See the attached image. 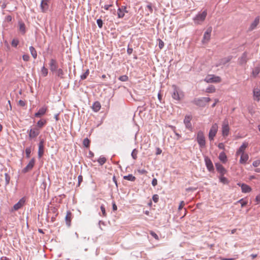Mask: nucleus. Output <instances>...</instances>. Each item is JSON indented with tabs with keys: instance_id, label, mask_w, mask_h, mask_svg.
I'll return each mask as SVG.
<instances>
[{
	"instance_id": "nucleus-1",
	"label": "nucleus",
	"mask_w": 260,
	"mask_h": 260,
	"mask_svg": "<svg viewBox=\"0 0 260 260\" xmlns=\"http://www.w3.org/2000/svg\"><path fill=\"white\" fill-rule=\"evenodd\" d=\"M207 12L206 10L199 13L194 17L193 18V22L196 24H201L205 20L207 16Z\"/></svg>"
},
{
	"instance_id": "nucleus-2",
	"label": "nucleus",
	"mask_w": 260,
	"mask_h": 260,
	"mask_svg": "<svg viewBox=\"0 0 260 260\" xmlns=\"http://www.w3.org/2000/svg\"><path fill=\"white\" fill-rule=\"evenodd\" d=\"M174 90L172 94V98L176 101H179L184 97L183 91L175 86H173Z\"/></svg>"
},
{
	"instance_id": "nucleus-3",
	"label": "nucleus",
	"mask_w": 260,
	"mask_h": 260,
	"mask_svg": "<svg viewBox=\"0 0 260 260\" xmlns=\"http://www.w3.org/2000/svg\"><path fill=\"white\" fill-rule=\"evenodd\" d=\"M197 141L200 148H203L205 146V137L203 132L202 131H200L198 132L197 135Z\"/></svg>"
},
{
	"instance_id": "nucleus-4",
	"label": "nucleus",
	"mask_w": 260,
	"mask_h": 260,
	"mask_svg": "<svg viewBox=\"0 0 260 260\" xmlns=\"http://www.w3.org/2000/svg\"><path fill=\"white\" fill-rule=\"evenodd\" d=\"M218 131V125L217 123H214L211 127L210 128V129L209 131V139L210 141H212L214 140V138L215 137L217 132Z\"/></svg>"
},
{
	"instance_id": "nucleus-5",
	"label": "nucleus",
	"mask_w": 260,
	"mask_h": 260,
	"mask_svg": "<svg viewBox=\"0 0 260 260\" xmlns=\"http://www.w3.org/2000/svg\"><path fill=\"white\" fill-rule=\"evenodd\" d=\"M207 83H219L221 81V78L214 75H208L205 79Z\"/></svg>"
},
{
	"instance_id": "nucleus-6",
	"label": "nucleus",
	"mask_w": 260,
	"mask_h": 260,
	"mask_svg": "<svg viewBox=\"0 0 260 260\" xmlns=\"http://www.w3.org/2000/svg\"><path fill=\"white\" fill-rule=\"evenodd\" d=\"M29 138L32 139L36 138L40 134V129L37 127H35L27 131Z\"/></svg>"
},
{
	"instance_id": "nucleus-7",
	"label": "nucleus",
	"mask_w": 260,
	"mask_h": 260,
	"mask_svg": "<svg viewBox=\"0 0 260 260\" xmlns=\"http://www.w3.org/2000/svg\"><path fill=\"white\" fill-rule=\"evenodd\" d=\"M230 128L229 126L228 120L225 119L222 124V134L223 137H226L229 135Z\"/></svg>"
},
{
	"instance_id": "nucleus-8",
	"label": "nucleus",
	"mask_w": 260,
	"mask_h": 260,
	"mask_svg": "<svg viewBox=\"0 0 260 260\" xmlns=\"http://www.w3.org/2000/svg\"><path fill=\"white\" fill-rule=\"evenodd\" d=\"M211 32L212 28L211 27L208 28L204 34L203 38L202 41L203 44H206L209 41Z\"/></svg>"
},
{
	"instance_id": "nucleus-9",
	"label": "nucleus",
	"mask_w": 260,
	"mask_h": 260,
	"mask_svg": "<svg viewBox=\"0 0 260 260\" xmlns=\"http://www.w3.org/2000/svg\"><path fill=\"white\" fill-rule=\"evenodd\" d=\"M192 119L191 115H186L184 119V123L185 125V127L189 129V131H192V127L191 123V120Z\"/></svg>"
},
{
	"instance_id": "nucleus-10",
	"label": "nucleus",
	"mask_w": 260,
	"mask_h": 260,
	"mask_svg": "<svg viewBox=\"0 0 260 260\" xmlns=\"http://www.w3.org/2000/svg\"><path fill=\"white\" fill-rule=\"evenodd\" d=\"M127 7L126 6H121L117 10V15L119 18H123L125 13H127Z\"/></svg>"
},
{
	"instance_id": "nucleus-11",
	"label": "nucleus",
	"mask_w": 260,
	"mask_h": 260,
	"mask_svg": "<svg viewBox=\"0 0 260 260\" xmlns=\"http://www.w3.org/2000/svg\"><path fill=\"white\" fill-rule=\"evenodd\" d=\"M49 64L50 70L52 73H55L58 69V63L56 59L51 58Z\"/></svg>"
},
{
	"instance_id": "nucleus-12",
	"label": "nucleus",
	"mask_w": 260,
	"mask_h": 260,
	"mask_svg": "<svg viewBox=\"0 0 260 260\" xmlns=\"http://www.w3.org/2000/svg\"><path fill=\"white\" fill-rule=\"evenodd\" d=\"M35 163V158H32L27 164V165L22 170V172L23 173H26L29 171L31 170L34 166Z\"/></svg>"
},
{
	"instance_id": "nucleus-13",
	"label": "nucleus",
	"mask_w": 260,
	"mask_h": 260,
	"mask_svg": "<svg viewBox=\"0 0 260 260\" xmlns=\"http://www.w3.org/2000/svg\"><path fill=\"white\" fill-rule=\"evenodd\" d=\"M205 162L207 169L209 171L212 172L214 170V167L212 162L208 157H205Z\"/></svg>"
},
{
	"instance_id": "nucleus-14",
	"label": "nucleus",
	"mask_w": 260,
	"mask_h": 260,
	"mask_svg": "<svg viewBox=\"0 0 260 260\" xmlns=\"http://www.w3.org/2000/svg\"><path fill=\"white\" fill-rule=\"evenodd\" d=\"M25 200L24 198H21L16 204H15L13 207L12 211L13 210L16 211L20 209L25 203Z\"/></svg>"
},
{
	"instance_id": "nucleus-15",
	"label": "nucleus",
	"mask_w": 260,
	"mask_h": 260,
	"mask_svg": "<svg viewBox=\"0 0 260 260\" xmlns=\"http://www.w3.org/2000/svg\"><path fill=\"white\" fill-rule=\"evenodd\" d=\"M248 59V54L246 52H245L243 53L242 55L239 58L238 62L240 65H243L246 63Z\"/></svg>"
},
{
	"instance_id": "nucleus-16",
	"label": "nucleus",
	"mask_w": 260,
	"mask_h": 260,
	"mask_svg": "<svg viewBox=\"0 0 260 260\" xmlns=\"http://www.w3.org/2000/svg\"><path fill=\"white\" fill-rule=\"evenodd\" d=\"M215 165L216 170L220 174V175H221V176H224V175L226 174V170L221 164L219 163H216Z\"/></svg>"
},
{
	"instance_id": "nucleus-17",
	"label": "nucleus",
	"mask_w": 260,
	"mask_h": 260,
	"mask_svg": "<svg viewBox=\"0 0 260 260\" xmlns=\"http://www.w3.org/2000/svg\"><path fill=\"white\" fill-rule=\"evenodd\" d=\"M248 143L247 142H243L242 145L239 147L237 151L236 152V155L245 153L244 151L245 149L248 147Z\"/></svg>"
},
{
	"instance_id": "nucleus-18",
	"label": "nucleus",
	"mask_w": 260,
	"mask_h": 260,
	"mask_svg": "<svg viewBox=\"0 0 260 260\" xmlns=\"http://www.w3.org/2000/svg\"><path fill=\"white\" fill-rule=\"evenodd\" d=\"M44 141L42 140L39 144L38 157L39 158H41L44 154Z\"/></svg>"
},
{
	"instance_id": "nucleus-19",
	"label": "nucleus",
	"mask_w": 260,
	"mask_h": 260,
	"mask_svg": "<svg viewBox=\"0 0 260 260\" xmlns=\"http://www.w3.org/2000/svg\"><path fill=\"white\" fill-rule=\"evenodd\" d=\"M253 94L254 100L259 102L260 100V89L258 88H254L253 90Z\"/></svg>"
},
{
	"instance_id": "nucleus-20",
	"label": "nucleus",
	"mask_w": 260,
	"mask_h": 260,
	"mask_svg": "<svg viewBox=\"0 0 260 260\" xmlns=\"http://www.w3.org/2000/svg\"><path fill=\"white\" fill-rule=\"evenodd\" d=\"M47 108L45 107H43L39 110L38 112L35 113V116L36 117H41V116L45 114Z\"/></svg>"
},
{
	"instance_id": "nucleus-21",
	"label": "nucleus",
	"mask_w": 260,
	"mask_h": 260,
	"mask_svg": "<svg viewBox=\"0 0 260 260\" xmlns=\"http://www.w3.org/2000/svg\"><path fill=\"white\" fill-rule=\"evenodd\" d=\"M48 0H42L41 3V9L42 12H46L49 8V5L48 4Z\"/></svg>"
},
{
	"instance_id": "nucleus-22",
	"label": "nucleus",
	"mask_w": 260,
	"mask_h": 260,
	"mask_svg": "<svg viewBox=\"0 0 260 260\" xmlns=\"http://www.w3.org/2000/svg\"><path fill=\"white\" fill-rule=\"evenodd\" d=\"M101 108V104L99 102H95L92 106V108L93 111L97 112L100 111Z\"/></svg>"
},
{
	"instance_id": "nucleus-23",
	"label": "nucleus",
	"mask_w": 260,
	"mask_h": 260,
	"mask_svg": "<svg viewBox=\"0 0 260 260\" xmlns=\"http://www.w3.org/2000/svg\"><path fill=\"white\" fill-rule=\"evenodd\" d=\"M249 158L248 155L246 153H243L241 154V157L240 159V163L244 164L248 160Z\"/></svg>"
},
{
	"instance_id": "nucleus-24",
	"label": "nucleus",
	"mask_w": 260,
	"mask_h": 260,
	"mask_svg": "<svg viewBox=\"0 0 260 260\" xmlns=\"http://www.w3.org/2000/svg\"><path fill=\"white\" fill-rule=\"evenodd\" d=\"M241 187L242 191L244 193L249 192L251 190L250 186L246 184H244V183L242 184L241 185Z\"/></svg>"
},
{
	"instance_id": "nucleus-25",
	"label": "nucleus",
	"mask_w": 260,
	"mask_h": 260,
	"mask_svg": "<svg viewBox=\"0 0 260 260\" xmlns=\"http://www.w3.org/2000/svg\"><path fill=\"white\" fill-rule=\"evenodd\" d=\"M218 158L219 160L223 163H225L227 161V156L224 152L220 153Z\"/></svg>"
},
{
	"instance_id": "nucleus-26",
	"label": "nucleus",
	"mask_w": 260,
	"mask_h": 260,
	"mask_svg": "<svg viewBox=\"0 0 260 260\" xmlns=\"http://www.w3.org/2000/svg\"><path fill=\"white\" fill-rule=\"evenodd\" d=\"M260 72V65L255 67L252 70V75L253 77L255 78Z\"/></svg>"
},
{
	"instance_id": "nucleus-27",
	"label": "nucleus",
	"mask_w": 260,
	"mask_h": 260,
	"mask_svg": "<svg viewBox=\"0 0 260 260\" xmlns=\"http://www.w3.org/2000/svg\"><path fill=\"white\" fill-rule=\"evenodd\" d=\"M46 123L45 119H41L37 123V126L39 129L42 128Z\"/></svg>"
},
{
	"instance_id": "nucleus-28",
	"label": "nucleus",
	"mask_w": 260,
	"mask_h": 260,
	"mask_svg": "<svg viewBox=\"0 0 260 260\" xmlns=\"http://www.w3.org/2000/svg\"><path fill=\"white\" fill-rule=\"evenodd\" d=\"M29 49L32 57L36 59L37 57V52L35 48L33 46H30Z\"/></svg>"
},
{
	"instance_id": "nucleus-29",
	"label": "nucleus",
	"mask_w": 260,
	"mask_h": 260,
	"mask_svg": "<svg viewBox=\"0 0 260 260\" xmlns=\"http://www.w3.org/2000/svg\"><path fill=\"white\" fill-rule=\"evenodd\" d=\"M71 217H72L71 212L70 211H68L67 214L66 216V220L67 224L68 226L70 225Z\"/></svg>"
},
{
	"instance_id": "nucleus-30",
	"label": "nucleus",
	"mask_w": 260,
	"mask_h": 260,
	"mask_svg": "<svg viewBox=\"0 0 260 260\" xmlns=\"http://www.w3.org/2000/svg\"><path fill=\"white\" fill-rule=\"evenodd\" d=\"M259 21V18L258 17L255 18L254 21L252 23V24L250 25V29L251 30L254 29L257 25L258 24Z\"/></svg>"
},
{
	"instance_id": "nucleus-31",
	"label": "nucleus",
	"mask_w": 260,
	"mask_h": 260,
	"mask_svg": "<svg viewBox=\"0 0 260 260\" xmlns=\"http://www.w3.org/2000/svg\"><path fill=\"white\" fill-rule=\"evenodd\" d=\"M231 57H228L227 58H222L219 64H217L216 65V67H218V66H220L221 64H225V63L229 62L231 60Z\"/></svg>"
},
{
	"instance_id": "nucleus-32",
	"label": "nucleus",
	"mask_w": 260,
	"mask_h": 260,
	"mask_svg": "<svg viewBox=\"0 0 260 260\" xmlns=\"http://www.w3.org/2000/svg\"><path fill=\"white\" fill-rule=\"evenodd\" d=\"M19 30L22 34H24L25 33V26L24 23L19 22Z\"/></svg>"
},
{
	"instance_id": "nucleus-33",
	"label": "nucleus",
	"mask_w": 260,
	"mask_h": 260,
	"mask_svg": "<svg viewBox=\"0 0 260 260\" xmlns=\"http://www.w3.org/2000/svg\"><path fill=\"white\" fill-rule=\"evenodd\" d=\"M124 179L134 181L136 180V177L134 176L132 174H129L127 176H124L123 177Z\"/></svg>"
},
{
	"instance_id": "nucleus-34",
	"label": "nucleus",
	"mask_w": 260,
	"mask_h": 260,
	"mask_svg": "<svg viewBox=\"0 0 260 260\" xmlns=\"http://www.w3.org/2000/svg\"><path fill=\"white\" fill-rule=\"evenodd\" d=\"M89 69H87L86 70V71L83 74H82V75H80V79L82 80H83L86 79L87 77H88V76L89 75Z\"/></svg>"
},
{
	"instance_id": "nucleus-35",
	"label": "nucleus",
	"mask_w": 260,
	"mask_h": 260,
	"mask_svg": "<svg viewBox=\"0 0 260 260\" xmlns=\"http://www.w3.org/2000/svg\"><path fill=\"white\" fill-rule=\"evenodd\" d=\"M55 73L56 74V75L58 77H60V78H63V70L59 68L56 71V72H55Z\"/></svg>"
},
{
	"instance_id": "nucleus-36",
	"label": "nucleus",
	"mask_w": 260,
	"mask_h": 260,
	"mask_svg": "<svg viewBox=\"0 0 260 260\" xmlns=\"http://www.w3.org/2000/svg\"><path fill=\"white\" fill-rule=\"evenodd\" d=\"M106 157L101 156L97 161L101 166H102L106 162Z\"/></svg>"
},
{
	"instance_id": "nucleus-37",
	"label": "nucleus",
	"mask_w": 260,
	"mask_h": 260,
	"mask_svg": "<svg viewBox=\"0 0 260 260\" xmlns=\"http://www.w3.org/2000/svg\"><path fill=\"white\" fill-rule=\"evenodd\" d=\"M41 72L43 77L47 76L48 73V69L46 68L44 66L41 68Z\"/></svg>"
},
{
	"instance_id": "nucleus-38",
	"label": "nucleus",
	"mask_w": 260,
	"mask_h": 260,
	"mask_svg": "<svg viewBox=\"0 0 260 260\" xmlns=\"http://www.w3.org/2000/svg\"><path fill=\"white\" fill-rule=\"evenodd\" d=\"M206 91L208 93H213L215 91V88L213 85H210L206 88Z\"/></svg>"
},
{
	"instance_id": "nucleus-39",
	"label": "nucleus",
	"mask_w": 260,
	"mask_h": 260,
	"mask_svg": "<svg viewBox=\"0 0 260 260\" xmlns=\"http://www.w3.org/2000/svg\"><path fill=\"white\" fill-rule=\"evenodd\" d=\"M219 178L220 181L221 182H222V183H223V184H228V179L225 177H224L223 176H221V175H220Z\"/></svg>"
},
{
	"instance_id": "nucleus-40",
	"label": "nucleus",
	"mask_w": 260,
	"mask_h": 260,
	"mask_svg": "<svg viewBox=\"0 0 260 260\" xmlns=\"http://www.w3.org/2000/svg\"><path fill=\"white\" fill-rule=\"evenodd\" d=\"M90 141L88 138H85L83 141V145L84 147L88 148L89 147Z\"/></svg>"
},
{
	"instance_id": "nucleus-41",
	"label": "nucleus",
	"mask_w": 260,
	"mask_h": 260,
	"mask_svg": "<svg viewBox=\"0 0 260 260\" xmlns=\"http://www.w3.org/2000/svg\"><path fill=\"white\" fill-rule=\"evenodd\" d=\"M138 150L136 149H134L131 153L132 157L133 159H136L137 158Z\"/></svg>"
},
{
	"instance_id": "nucleus-42",
	"label": "nucleus",
	"mask_w": 260,
	"mask_h": 260,
	"mask_svg": "<svg viewBox=\"0 0 260 260\" xmlns=\"http://www.w3.org/2000/svg\"><path fill=\"white\" fill-rule=\"evenodd\" d=\"M31 153V148L28 147L25 149L26 157L28 158H29Z\"/></svg>"
},
{
	"instance_id": "nucleus-43",
	"label": "nucleus",
	"mask_w": 260,
	"mask_h": 260,
	"mask_svg": "<svg viewBox=\"0 0 260 260\" xmlns=\"http://www.w3.org/2000/svg\"><path fill=\"white\" fill-rule=\"evenodd\" d=\"M118 79L121 81L125 82L128 80V78L126 75H122V76H120L118 78Z\"/></svg>"
},
{
	"instance_id": "nucleus-44",
	"label": "nucleus",
	"mask_w": 260,
	"mask_h": 260,
	"mask_svg": "<svg viewBox=\"0 0 260 260\" xmlns=\"http://www.w3.org/2000/svg\"><path fill=\"white\" fill-rule=\"evenodd\" d=\"M19 44V41L17 39H14L11 42V45L14 47H16Z\"/></svg>"
},
{
	"instance_id": "nucleus-45",
	"label": "nucleus",
	"mask_w": 260,
	"mask_h": 260,
	"mask_svg": "<svg viewBox=\"0 0 260 260\" xmlns=\"http://www.w3.org/2000/svg\"><path fill=\"white\" fill-rule=\"evenodd\" d=\"M5 176L6 183L7 185L10 182V177L9 175L7 173H5Z\"/></svg>"
},
{
	"instance_id": "nucleus-46",
	"label": "nucleus",
	"mask_w": 260,
	"mask_h": 260,
	"mask_svg": "<svg viewBox=\"0 0 260 260\" xmlns=\"http://www.w3.org/2000/svg\"><path fill=\"white\" fill-rule=\"evenodd\" d=\"M100 208H101V211L102 212L103 216H106V210H105L104 205H101V207H100Z\"/></svg>"
},
{
	"instance_id": "nucleus-47",
	"label": "nucleus",
	"mask_w": 260,
	"mask_h": 260,
	"mask_svg": "<svg viewBox=\"0 0 260 260\" xmlns=\"http://www.w3.org/2000/svg\"><path fill=\"white\" fill-rule=\"evenodd\" d=\"M30 57L28 54H24L22 55V59L25 61H28L29 60Z\"/></svg>"
},
{
	"instance_id": "nucleus-48",
	"label": "nucleus",
	"mask_w": 260,
	"mask_h": 260,
	"mask_svg": "<svg viewBox=\"0 0 260 260\" xmlns=\"http://www.w3.org/2000/svg\"><path fill=\"white\" fill-rule=\"evenodd\" d=\"M96 23H97V24H98V26L100 28H102L103 27V21L102 20V19H98L96 20Z\"/></svg>"
},
{
	"instance_id": "nucleus-49",
	"label": "nucleus",
	"mask_w": 260,
	"mask_h": 260,
	"mask_svg": "<svg viewBox=\"0 0 260 260\" xmlns=\"http://www.w3.org/2000/svg\"><path fill=\"white\" fill-rule=\"evenodd\" d=\"M199 101L208 103L210 101V98L208 97H204L202 99L199 100Z\"/></svg>"
},
{
	"instance_id": "nucleus-50",
	"label": "nucleus",
	"mask_w": 260,
	"mask_h": 260,
	"mask_svg": "<svg viewBox=\"0 0 260 260\" xmlns=\"http://www.w3.org/2000/svg\"><path fill=\"white\" fill-rule=\"evenodd\" d=\"M238 202L241 204L242 207H243L247 204V202L244 201L243 199L240 200L239 201H238Z\"/></svg>"
},
{
	"instance_id": "nucleus-51",
	"label": "nucleus",
	"mask_w": 260,
	"mask_h": 260,
	"mask_svg": "<svg viewBox=\"0 0 260 260\" xmlns=\"http://www.w3.org/2000/svg\"><path fill=\"white\" fill-rule=\"evenodd\" d=\"M150 234L156 240H158L159 239L158 236H157V235L155 232H154L153 231H151Z\"/></svg>"
},
{
	"instance_id": "nucleus-52",
	"label": "nucleus",
	"mask_w": 260,
	"mask_h": 260,
	"mask_svg": "<svg viewBox=\"0 0 260 260\" xmlns=\"http://www.w3.org/2000/svg\"><path fill=\"white\" fill-rule=\"evenodd\" d=\"M138 172L140 174H146L147 171L145 169H138Z\"/></svg>"
},
{
	"instance_id": "nucleus-53",
	"label": "nucleus",
	"mask_w": 260,
	"mask_h": 260,
	"mask_svg": "<svg viewBox=\"0 0 260 260\" xmlns=\"http://www.w3.org/2000/svg\"><path fill=\"white\" fill-rule=\"evenodd\" d=\"M158 46H159V48L160 49H162V48L164 47V42H163L161 40H160V39H159V40Z\"/></svg>"
},
{
	"instance_id": "nucleus-54",
	"label": "nucleus",
	"mask_w": 260,
	"mask_h": 260,
	"mask_svg": "<svg viewBox=\"0 0 260 260\" xmlns=\"http://www.w3.org/2000/svg\"><path fill=\"white\" fill-rule=\"evenodd\" d=\"M185 205V203L184 201H181L180 203V205L179 206V207H178V210H181L183 206Z\"/></svg>"
},
{
	"instance_id": "nucleus-55",
	"label": "nucleus",
	"mask_w": 260,
	"mask_h": 260,
	"mask_svg": "<svg viewBox=\"0 0 260 260\" xmlns=\"http://www.w3.org/2000/svg\"><path fill=\"white\" fill-rule=\"evenodd\" d=\"M259 164H260V161H259L258 160L254 161L252 163V165L255 167H258L259 165Z\"/></svg>"
},
{
	"instance_id": "nucleus-56",
	"label": "nucleus",
	"mask_w": 260,
	"mask_h": 260,
	"mask_svg": "<svg viewBox=\"0 0 260 260\" xmlns=\"http://www.w3.org/2000/svg\"><path fill=\"white\" fill-rule=\"evenodd\" d=\"M153 200L155 203L157 202L158 200V196L157 194H155L153 196Z\"/></svg>"
},
{
	"instance_id": "nucleus-57",
	"label": "nucleus",
	"mask_w": 260,
	"mask_h": 260,
	"mask_svg": "<svg viewBox=\"0 0 260 260\" xmlns=\"http://www.w3.org/2000/svg\"><path fill=\"white\" fill-rule=\"evenodd\" d=\"M218 147L220 149H224V145L223 143H220L218 145Z\"/></svg>"
},
{
	"instance_id": "nucleus-58",
	"label": "nucleus",
	"mask_w": 260,
	"mask_h": 260,
	"mask_svg": "<svg viewBox=\"0 0 260 260\" xmlns=\"http://www.w3.org/2000/svg\"><path fill=\"white\" fill-rule=\"evenodd\" d=\"M157 184V180L156 178H154L153 179L152 181V185L153 186H155Z\"/></svg>"
},
{
	"instance_id": "nucleus-59",
	"label": "nucleus",
	"mask_w": 260,
	"mask_h": 260,
	"mask_svg": "<svg viewBox=\"0 0 260 260\" xmlns=\"http://www.w3.org/2000/svg\"><path fill=\"white\" fill-rule=\"evenodd\" d=\"M219 258L220 260H235V258H224L222 257H220Z\"/></svg>"
},
{
	"instance_id": "nucleus-60",
	"label": "nucleus",
	"mask_w": 260,
	"mask_h": 260,
	"mask_svg": "<svg viewBox=\"0 0 260 260\" xmlns=\"http://www.w3.org/2000/svg\"><path fill=\"white\" fill-rule=\"evenodd\" d=\"M147 8H148V9L149 10V11L152 13V11H153V9H152V6L151 4H149L147 6Z\"/></svg>"
},
{
	"instance_id": "nucleus-61",
	"label": "nucleus",
	"mask_w": 260,
	"mask_h": 260,
	"mask_svg": "<svg viewBox=\"0 0 260 260\" xmlns=\"http://www.w3.org/2000/svg\"><path fill=\"white\" fill-rule=\"evenodd\" d=\"M133 51V48H128L127 49V53L128 54L130 55L132 53Z\"/></svg>"
},
{
	"instance_id": "nucleus-62",
	"label": "nucleus",
	"mask_w": 260,
	"mask_h": 260,
	"mask_svg": "<svg viewBox=\"0 0 260 260\" xmlns=\"http://www.w3.org/2000/svg\"><path fill=\"white\" fill-rule=\"evenodd\" d=\"M161 152H162V151H161V149H160L159 148H156V155L160 154L161 153Z\"/></svg>"
},
{
	"instance_id": "nucleus-63",
	"label": "nucleus",
	"mask_w": 260,
	"mask_h": 260,
	"mask_svg": "<svg viewBox=\"0 0 260 260\" xmlns=\"http://www.w3.org/2000/svg\"><path fill=\"white\" fill-rule=\"evenodd\" d=\"M78 183L80 184L83 180L82 176L81 175H79L78 177Z\"/></svg>"
},
{
	"instance_id": "nucleus-64",
	"label": "nucleus",
	"mask_w": 260,
	"mask_h": 260,
	"mask_svg": "<svg viewBox=\"0 0 260 260\" xmlns=\"http://www.w3.org/2000/svg\"><path fill=\"white\" fill-rule=\"evenodd\" d=\"M112 6V5H105L103 8L106 10H108L110 7Z\"/></svg>"
}]
</instances>
